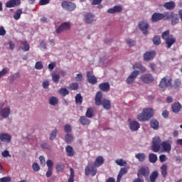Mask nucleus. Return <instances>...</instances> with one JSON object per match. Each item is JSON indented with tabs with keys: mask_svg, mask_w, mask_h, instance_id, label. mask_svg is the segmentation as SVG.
Returning a JSON list of instances; mask_svg holds the SVG:
<instances>
[{
	"mask_svg": "<svg viewBox=\"0 0 182 182\" xmlns=\"http://www.w3.org/2000/svg\"><path fill=\"white\" fill-rule=\"evenodd\" d=\"M163 149L164 151L166 153H170L171 151V141H164L161 142L160 136H154L152 139L151 150L154 153H159L160 149Z\"/></svg>",
	"mask_w": 182,
	"mask_h": 182,
	"instance_id": "f257e3e1",
	"label": "nucleus"
},
{
	"mask_svg": "<svg viewBox=\"0 0 182 182\" xmlns=\"http://www.w3.org/2000/svg\"><path fill=\"white\" fill-rule=\"evenodd\" d=\"M103 163H105V159H103V156H100L96 159L94 165L88 164L85 169V176H90L91 174L92 177H95L97 174V167H100Z\"/></svg>",
	"mask_w": 182,
	"mask_h": 182,
	"instance_id": "f03ea898",
	"label": "nucleus"
},
{
	"mask_svg": "<svg viewBox=\"0 0 182 182\" xmlns=\"http://www.w3.org/2000/svg\"><path fill=\"white\" fill-rule=\"evenodd\" d=\"M133 69H138V70H134L129 76L127 78L126 82L127 85H132L136 78L139 76V73H144L147 69L141 63H136L133 65Z\"/></svg>",
	"mask_w": 182,
	"mask_h": 182,
	"instance_id": "7ed1b4c3",
	"label": "nucleus"
},
{
	"mask_svg": "<svg viewBox=\"0 0 182 182\" xmlns=\"http://www.w3.org/2000/svg\"><path fill=\"white\" fill-rule=\"evenodd\" d=\"M103 92L102 91H98L96 93L95 101L96 106H102L105 110H110L112 109V103L110 100L107 99H103Z\"/></svg>",
	"mask_w": 182,
	"mask_h": 182,
	"instance_id": "20e7f679",
	"label": "nucleus"
},
{
	"mask_svg": "<svg viewBox=\"0 0 182 182\" xmlns=\"http://www.w3.org/2000/svg\"><path fill=\"white\" fill-rule=\"evenodd\" d=\"M151 117H153V109L144 108L142 112L137 115L139 122H149Z\"/></svg>",
	"mask_w": 182,
	"mask_h": 182,
	"instance_id": "39448f33",
	"label": "nucleus"
},
{
	"mask_svg": "<svg viewBox=\"0 0 182 182\" xmlns=\"http://www.w3.org/2000/svg\"><path fill=\"white\" fill-rule=\"evenodd\" d=\"M160 90L164 92L167 87H173V78L168 76L164 77L159 85Z\"/></svg>",
	"mask_w": 182,
	"mask_h": 182,
	"instance_id": "423d86ee",
	"label": "nucleus"
},
{
	"mask_svg": "<svg viewBox=\"0 0 182 182\" xmlns=\"http://www.w3.org/2000/svg\"><path fill=\"white\" fill-rule=\"evenodd\" d=\"M168 19H171V24L172 25V26H176V25H177V23L180 22V18H178V16L174 14V12L166 11V21H168Z\"/></svg>",
	"mask_w": 182,
	"mask_h": 182,
	"instance_id": "0eeeda50",
	"label": "nucleus"
},
{
	"mask_svg": "<svg viewBox=\"0 0 182 182\" xmlns=\"http://www.w3.org/2000/svg\"><path fill=\"white\" fill-rule=\"evenodd\" d=\"M139 28L140 31H141L142 33L144 35H149V23H147V21L142 20L139 22L138 24Z\"/></svg>",
	"mask_w": 182,
	"mask_h": 182,
	"instance_id": "6e6552de",
	"label": "nucleus"
},
{
	"mask_svg": "<svg viewBox=\"0 0 182 182\" xmlns=\"http://www.w3.org/2000/svg\"><path fill=\"white\" fill-rule=\"evenodd\" d=\"M167 16V12H165L164 14L161 13H154L151 16V22H159V21H161V19H164V21H166Z\"/></svg>",
	"mask_w": 182,
	"mask_h": 182,
	"instance_id": "1a4fd4ad",
	"label": "nucleus"
},
{
	"mask_svg": "<svg viewBox=\"0 0 182 182\" xmlns=\"http://www.w3.org/2000/svg\"><path fill=\"white\" fill-rule=\"evenodd\" d=\"M61 6L63 9H65V11H75V9H76V4L70 1H63Z\"/></svg>",
	"mask_w": 182,
	"mask_h": 182,
	"instance_id": "9d476101",
	"label": "nucleus"
},
{
	"mask_svg": "<svg viewBox=\"0 0 182 182\" xmlns=\"http://www.w3.org/2000/svg\"><path fill=\"white\" fill-rule=\"evenodd\" d=\"M140 79L144 83L148 85L154 82V77L151 74H144L141 76Z\"/></svg>",
	"mask_w": 182,
	"mask_h": 182,
	"instance_id": "9b49d317",
	"label": "nucleus"
},
{
	"mask_svg": "<svg viewBox=\"0 0 182 182\" xmlns=\"http://www.w3.org/2000/svg\"><path fill=\"white\" fill-rule=\"evenodd\" d=\"M70 29V23H63L59 27L56 29V32L58 33H62V32H65V31H69Z\"/></svg>",
	"mask_w": 182,
	"mask_h": 182,
	"instance_id": "f8f14e48",
	"label": "nucleus"
},
{
	"mask_svg": "<svg viewBox=\"0 0 182 182\" xmlns=\"http://www.w3.org/2000/svg\"><path fill=\"white\" fill-rule=\"evenodd\" d=\"M155 56H156V51L154 50L147 51L144 54V60H145V62H149V60H151V59H153Z\"/></svg>",
	"mask_w": 182,
	"mask_h": 182,
	"instance_id": "ddd939ff",
	"label": "nucleus"
},
{
	"mask_svg": "<svg viewBox=\"0 0 182 182\" xmlns=\"http://www.w3.org/2000/svg\"><path fill=\"white\" fill-rule=\"evenodd\" d=\"M150 174V171H149V168L141 167L137 172V177H147Z\"/></svg>",
	"mask_w": 182,
	"mask_h": 182,
	"instance_id": "4468645a",
	"label": "nucleus"
},
{
	"mask_svg": "<svg viewBox=\"0 0 182 182\" xmlns=\"http://www.w3.org/2000/svg\"><path fill=\"white\" fill-rule=\"evenodd\" d=\"M87 82L91 85H96L97 83V78L95 75H92L90 71L87 72Z\"/></svg>",
	"mask_w": 182,
	"mask_h": 182,
	"instance_id": "2eb2a0df",
	"label": "nucleus"
},
{
	"mask_svg": "<svg viewBox=\"0 0 182 182\" xmlns=\"http://www.w3.org/2000/svg\"><path fill=\"white\" fill-rule=\"evenodd\" d=\"M84 21L85 23H87L88 25L93 23V22H95V14L87 13L85 16Z\"/></svg>",
	"mask_w": 182,
	"mask_h": 182,
	"instance_id": "dca6fc26",
	"label": "nucleus"
},
{
	"mask_svg": "<svg viewBox=\"0 0 182 182\" xmlns=\"http://www.w3.org/2000/svg\"><path fill=\"white\" fill-rule=\"evenodd\" d=\"M129 127L132 132H137L140 129V123L137 121H132L129 124Z\"/></svg>",
	"mask_w": 182,
	"mask_h": 182,
	"instance_id": "f3484780",
	"label": "nucleus"
},
{
	"mask_svg": "<svg viewBox=\"0 0 182 182\" xmlns=\"http://www.w3.org/2000/svg\"><path fill=\"white\" fill-rule=\"evenodd\" d=\"M176 41L177 40L176 39V38H174L173 35H171L168 39L165 40L166 48H168V49H170V48H171V46L174 45Z\"/></svg>",
	"mask_w": 182,
	"mask_h": 182,
	"instance_id": "a211bd4d",
	"label": "nucleus"
},
{
	"mask_svg": "<svg viewBox=\"0 0 182 182\" xmlns=\"http://www.w3.org/2000/svg\"><path fill=\"white\" fill-rule=\"evenodd\" d=\"M21 0H9L6 3V8H15L19 6Z\"/></svg>",
	"mask_w": 182,
	"mask_h": 182,
	"instance_id": "6ab92c4d",
	"label": "nucleus"
},
{
	"mask_svg": "<svg viewBox=\"0 0 182 182\" xmlns=\"http://www.w3.org/2000/svg\"><path fill=\"white\" fill-rule=\"evenodd\" d=\"M164 8L167 11H173L176 8V3L173 1L166 2L164 4Z\"/></svg>",
	"mask_w": 182,
	"mask_h": 182,
	"instance_id": "aec40b11",
	"label": "nucleus"
},
{
	"mask_svg": "<svg viewBox=\"0 0 182 182\" xmlns=\"http://www.w3.org/2000/svg\"><path fill=\"white\" fill-rule=\"evenodd\" d=\"M0 140L4 143H10L11 140H12V137L8 134H1Z\"/></svg>",
	"mask_w": 182,
	"mask_h": 182,
	"instance_id": "412c9836",
	"label": "nucleus"
},
{
	"mask_svg": "<svg viewBox=\"0 0 182 182\" xmlns=\"http://www.w3.org/2000/svg\"><path fill=\"white\" fill-rule=\"evenodd\" d=\"M0 114L1 117L4 119H6V117H9V114H11V109L9 107H6L1 110Z\"/></svg>",
	"mask_w": 182,
	"mask_h": 182,
	"instance_id": "4be33fe9",
	"label": "nucleus"
},
{
	"mask_svg": "<svg viewBox=\"0 0 182 182\" xmlns=\"http://www.w3.org/2000/svg\"><path fill=\"white\" fill-rule=\"evenodd\" d=\"M123 8L121 6H114L113 8L109 9L107 10L108 14H116L117 12H122Z\"/></svg>",
	"mask_w": 182,
	"mask_h": 182,
	"instance_id": "5701e85b",
	"label": "nucleus"
},
{
	"mask_svg": "<svg viewBox=\"0 0 182 182\" xmlns=\"http://www.w3.org/2000/svg\"><path fill=\"white\" fill-rule=\"evenodd\" d=\"M99 88L102 92H109L110 90V84L109 82H102L100 84Z\"/></svg>",
	"mask_w": 182,
	"mask_h": 182,
	"instance_id": "b1692460",
	"label": "nucleus"
},
{
	"mask_svg": "<svg viewBox=\"0 0 182 182\" xmlns=\"http://www.w3.org/2000/svg\"><path fill=\"white\" fill-rule=\"evenodd\" d=\"M79 122L82 126H89V124H90V119H87L86 116L80 117Z\"/></svg>",
	"mask_w": 182,
	"mask_h": 182,
	"instance_id": "393cba45",
	"label": "nucleus"
},
{
	"mask_svg": "<svg viewBox=\"0 0 182 182\" xmlns=\"http://www.w3.org/2000/svg\"><path fill=\"white\" fill-rule=\"evenodd\" d=\"M181 110V104L180 102H174L172 105V112L173 113H178Z\"/></svg>",
	"mask_w": 182,
	"mask_h": 182,
	"instance_id": "a878e982",
	"label": "nucleus"
},
{
	"mask_svg": "<svg viewBox=\"0 0 182 182\" xmlns=\"http://www.w3.org/2000/svg\"><path fill=\"white\" fill-rule=\"evenodd\" d=\"M65 151L68 157H73V156H75V150L70 145L66 146Z\"/></svg>",
	"mask_w": 182,
	"mask_h": 182,
	"instance_id": "bb28decb",
	"label": "nucleus"
},
{
	"mask_svg": "<svg viewBox=\"0 0 182 182\" xmlns=\"http://www.w3.org/2000/svg\"><path fill=\"white\" fill-rule=\"evenodd\" d=\"M126 173H127V168L126 167L122 168L117 176V181L120 182V180H122V178L123 177V176H124V174H126Z\"/></svg>",
	"mask_w": 182,
	"mask_h": 182,
	"instance_id": "cd10ccee",
	"label": "nucleus"
},
{
	"mask_svg": "<svg viewBox=\"0 0 182 182\" xmlns=\"http://www.w3.org/2000/svg\"><path fill=\"white\" fill-rule=\"evenodd\" d=\"M95 114V108L93 107H89L87 109V112L85 113L86 117H88L89 119H92Z\"/></svg>",
	"mask_w": 182,
	"mask_h": 182,
	"instance_id": "c85d7f7f",
	"label": "nucleus"
},
{
	"mask_svg": "<svg viewBox=\"0 0 182 182\" xmlns=\"http://www.w3.org/2000/svg\"><path fill=\"white\" fill-rule=\"evenodd\" d=\"M161 173L164 178H166L167 177V165L166 164H164L161 166Z\"/></svg>",
	"mask_w": 182,
	"mask_h": 182,
	"instance_id": "c756f323",
	"label": "nucleus"
},
{
	"mask_svg": "<svg viewBox=\"0 0 182 182\" xmlns=\"http://www.w3.org/2000/svg\"><path fill=\"white\" fill-rule=\"evenodd\" d=\"M158 177H159V171H153L149 176L150 181L156 182V180L157 179Z\"/></svg>",
	"mask_w": 182,
	"mask_h": 182,
	"instance_id": "7c9ffc66",
	"label": "nucleus"
},
{
	"mask_svg": "<svg viewBox=\"0 0 182 182\" xmlns=\"http://www.w3.org/2000/svg\"><path fill=\"white\" fill-rule=\"evenodd\" d=\"M21 49L23 52H28L29 49H31V46H29V43H28L26 41H22L21 42Z\"/></svg>",
	"mask_w": 182,
	"mask_h": 182,
	"instance_id": "2f4dec72",
	"label": "nucleus"
},
{
	"mask_svg": "<svg viewBox=\"0 0 182 182\" xmlns=\"http://www.w3.org/2000/svg\"><path fill=\"white\" fill-rule=\"evenodd\" d=\"M152 42L154 45H156V46H159V45L161 43V38L160 37V36H155L152 39Z\"/></svg>",
	"mask_w": 182,
	"mask_h": 182,
	"instance_id": "473e14b6",
	"label": "nucleus"
},
{
	"mask_svg": "<svg viewBox=\"0 0 182 182\" xmlns=\"http://www.w3.org/2000/svg\"><path fill=\"white\" fill-rule=\"evenodd\" d=\"M150 126L154 130H157V129H159V122L156 119H152L150 122Z\"/></svg>",
	"mask_w": 182,
	"mask_h": 182,
	"instance_id": "72a5a7b5",
	"label": "nucleus"
},
{
	"mask_svg": "<svg viewBox=\"0 0 182 182\" xmlns=\"http://www.w3.org/2000/svg\"><path fill=\"white\" fill-rule=\"evenodd\" d=\"M135 157L139 161L143 162L146 160V154L144 153H139L135 155Z\"/></svg>",
	"mask_w": 182,
	"mask_h": 182,
	"instance_id": "f704fd0d",
	"label": "nucleus"
},
{
	"mask_svg": "<svg viewBox=\"0 0 182 182\" xmlns=\"http://www.w3.org/2000/svg\"><path fill=\"white\" fill-rule=\"evenodd\" d=\"M115 163L117 166H120V167H126V166H127V162L122 159H117Z\"/></svg>",
	"mask_w": 182,
	"mask_h": 182,
	"instance_id": "c9c22d12",
	"label": "nucleus"
},
{
	"mask_svg": "<svg viewBox=\"0 0 182 182\" xmlns=\"http://www.w3.org/2000/svg\"><path fill=\"white\" fill-rule=\"evenodd\" d=\"M58 93L63 96V97H65V96H67V95H69V90L66 88H60L58 90Z\"/></svg>",
	"mask_w": 182,
	"mask_h": 182,
	"instance_id": "e433bc0d",
	"label": "nucleus"
},
{
	"mask_svg": "<svg viewBox=\"0 0 182 182\" xmlns=\"http://www.w3.org/2000/svg\"><path fill=\"white\" fill-rule=\"evenodd\" d=\"M58 97H50L49 98V103L51 106H56V105H58Z\"/></svg>",
	"mask_w": 182,
	"mask_h": 182,
	"instance_id": "4c0bfd02",
	"label": "nucleus"
},
{
	"mask_svg": "<svg viewBox=\"0 0 182 182\" xmlns=\"http://www.w3.org/2000/svg\"><path fill=\"white\" fill-rule=\"evenodd\" d=\"M149 160L150 163H156V161H157V155L155 154H149Z\"/></svg>",
	"mask_w": 182,
	"mask_h": 182,
	"instance_id": "58836bf2",
	"label": "nucleus"
},
{
	"mask_svg": "<svg viewBox=\"0 0 182 182\" xmlns=\"http://www.w3.org/2000/svg\"><path fill=\"white\" fill-rule=\"evenodd\" d=\"M65 142L70 144L73 141V136L70 134H67L65 136Z\"/></svg>",
	"mask_w": 182,
	"mask_h": 182,
	"instance_id": "ea45409f",
	"label": "nucleus"
},
{
	"mask_svg": "<svg viewBox=\"0 0 182 182\" xmlns=\"http://www.w3.org/2000/svg\"><path fill=\"white\" fill-rule=\"evenodd\" d=\"M68 88L70 90H77L79 89V84L77 82H73L69 85Z\"/></svg>",
	"mask_w": 182,
	"mask_h": 182,
	"instance_id": "a19ab883",
	"label": "nucleus"
},
{
	"mask_svg": "<svg viewBox=\"0 0 182 182\" xmlns=\"http://www.w3.org/2000/svg\"><path fill=\"white\" fill-rule=\"evenodd\" d=\"M21 14H22V9H17L14 15V19H16V21H18V19H20Z\"/></svg>",
	"mask_w": 182,
	"mask_h": 182,
	"instance_id": "79ce46f5",
	"label": "nucleus"
},
{
	"mask_svg": "<svg viewBox=\"0 0 182 182\" xmlns=\"http://www.w3.org/2000/svg\"><path fill=\"white\" fill-rule=\"evenodd\" d=\"M70 178H68V182H74L75 180V171L73 170V168H70Z\"/></svg>",
	"mask_w": 182,
	"mask_h": 182,
	"instance_id": "37998d69",
	"label": "nucleus"
},
{
	"mask_svg": "<svg viewBox=\"0 0 182 182\" xmlns=\"http://www.w3.org/2000/svg\"><path fill=\"white\" fill-rule=\"evenodd\" d=\"M161 38L162 39H164V41H166V39H168V38H170V31L167 30L164 31L161 35Z\"/></svg>",
	"mask_w": 182,
	"mask_h": 182,
	"instance_id": "c03bdc74",
	"label": "nucleus"
},
{
	"mask_svg": "<svg viewBox=\"0 0 182 182\" xmlns=\"http://www.w3.org/2000/svg\"><path fill=\"white\" fill-rule=\"evenodd\" d=\"M57 171H60V173H63V170H65V165L63 164H58L56 165Z\"/></svg>",
	"mask_w": 182,
	"mask_h": 182,
	"instance_id": "a18cd8bd",
	"label": "nucleus"
},
{
	"mask_svg": "<svg viewBox=\"0 0 182 182\" xmlns=\"http://www.w3.org/2000/svg\"><path fill=\"white\" fill-rule=\"evenodd\" d=\"M52 79L54 83H59L60 76L58 74H52Z\"/></svg>",
	"mask_w": 182,
	"mask_h": 182,
	"instance_id": "49530a36",
	"label": "nucleus"
},
{
	"mask_svg": "<svg viewBox=\"0 0 182 182\" xmlns=\"http://www.w3.org/2000/svg\"><path fill=\"white\" fill-rule=\"evenodd\" d=\"M35 68L37 69V70H41L43 69V64L41 61H38L36 63Z\"/></svg>",
	"mask_w": 182,
	"mask_h": 182,
	"instance_id": "de8ad7c7",
	"label": "nucleus"
},
{
	"mask_svg": "<svg viewBox=\"0 0 182 182\" xmlns=\"http://www.w3.org/2000/svg\"><path fill=\"white\" fill-rule=\"evenodd\" d=\"M58 134V130L54 129L50 134V140H55L56 139V135Z\"/></svg>",
	"mask_w": 182,
	"mask_h": 182,
	"instance_id": "09e8293b",
	"label": "nucleus"
},
{
	"mask_svg": "<svg viewBox=\"0 0 182 182\" xmlns=\"http://www.w3.org/2000/svg\"><path fill=\"white\" fill-rule=\"evenodd\" d=\"M83 102V97H82V95L77 94L75 96V103H82Z\"/></svg>",
	"mask_w": 182,
	"mask_h": 182,
	"instance_id": "8fccbe9b",
	"label": "nucleus"
},
{
	"mask_svg": "<svg viewBox=\"0 0 182 182\" xmlns=\"http://www.w3.org/2000/svg\"><path fill=\"white\" fill-rule=\"evenodd\" d=\"M41 149H43L50 150V145H49V144L46 142H42L41 144Z\"/></svg>",
	"mask_w": 182,
	"mask_h": 182,
	"instance_id": "3c124183",
	"label": "nucleus"
},
{
	"mask_svg": "<svg viewBox=\"0 0 182 182\" xmlns=\"http://www.w3.org/2000/svg\"><path fill=\"white\" fill-rule=\"evenodd\" d=\"M126 42L130 48H133V46H134L136 45V41L132 39H127V40H126Z\"/></svg>",
	"mask_w": 182,
	"mask_h": 182,
	"instance_id": "603ef678",
	"label": "nucleus"
},
{
	"mask_svg": "<svg viewBox=\"0 0 182 182\" xmlns=\"http://www.w3.org/2000/svg\"><path fill=\"white\" fill-rule=\"evenodd\" d=\"M9 73V70L7 68H4L2 69L1 71H0V79L2 77V76H5L7 73Z\"/></svg>",
	"mask_w": 182,
	"mask_h": 182,
	"instance_id": "864d4df0",
	"label": "nucleus"
},
{
	"mask_svg": "<svg viewBox=\"0 0 182 182\" xmlns=\"http://www.w3.org/2000/svg\"><path fill=\"white\" fill-rule=\"evenodd\" d=\"M32 168L33 171H39L41 170V166H39L38 163H33L32 165Z\"/></svg>",
	"mask_w": 182,
	"mask_h": 182,
	"instance_id": "5fc2aeb1",
	"label": "nucleus"
},
{
	"mask_svg": "<svg viewBox=\"0 0 182 182\" xmlns=\"http://www.w3.org/2000/svg\"><path fill=\"white\" fill-rule=\"evenodd\" d=\"M64 132L66 133H70V132H72V126L70 124H65L64 126Z\"/></svg>",
	"mask_w": 182,
	"mask_h": 182,
	"instance_id": "6e6d98bb",
	"label": "nucleus"
},
{
	"mask_svg": "<svg viewBox=\"0 0 182 182\" xmlns=\"http://www.w3.org/2000/svg\"><path fill=\"white\" fill-rule=\"evenodd\" d=\"M12 178L9 176H5L0 178V182H11Z\"/></svg>",
	"mask_w": 182,
	"mask_h": 182,
	"instance_id": "4d7b16f0",
	"label": "nucleus"
},
{
	"mask_svg": "<svg viewBox=\"0 0 182 182\" xmlns=\"http://www.w3.org/2000/svg\"><path fill=\"white\" fill-rule=\"evenodd\" d=\"M46 164H47L48 168L53 169V161H52V160L48 159L46 161Z\"/></svg>",
	"mask_w": 182,
	"mask_h": 182,
	"instance_id": "13d9d810",
	"label": "nucleus"
},
{
	"mask_svg": "<svg viewBox=\"0 0 182 182\" xmlns=\"http://www.w3.org/2000/svg\"><path fill=\"white\" fill-rule=\"evenodd\" d=\"M39 160L41 166H44L46 164V161L45 160V157L43 156H40Z\"/></svg>",
	"mask_w": 182,
	"mask_h": 182,
	"instance_id": "bf43d9fd",
	"label": "nucleus"
},
{
	"mask_svg": "<svg viewBox=\"0 0 182 182\" xmlns=\"http://www.w3.org/2000/svg\"><path fill=\"white\" fill-rule=\"evenodd\" d=\"M50 2V0H40L39 4L41 6H43V5H48Z\"/></svg>",
	"mask_w": 182,
	"mask_h": 182,
	"instance_id": "052dcab7",
	"label": "nucleus"
},
{
	"mask_svg": "<svg viewBox=\"0 0 182 182\" xmlns=\"http://www.w3.org/2000/svg\"><path fill=\"white\" fill-rule=\"evenodd\" d=\"M180 85H181V80H180V79H176L174 81V84H173L174 87H178Z\"/></svg>",
	"mask_w": 182,
	"mask_h": 182,
	"instance_id": "680f3d73",
	"label": "nucleus"
},
{
	"mask_svg": "<svg viewBox=\"0 0 182 182\" xmlns=\"http://www.w3.org/2000/svg\"><path fill=\"white\" fill-rule=\"evenodd\" d=\"M43 89H48V87H49V81H48L47 80H44L43 82Z\"/></svg>",
	"mask_w": 182,
	"mask_h": 182,
	"instance_id": "e2e57ef3",
	"label": "nucleus"
},
{
	"mask_svg": "<svg viewBox=\"0 0 182 182\" xmlns=\"http://www.w3.org/2000/svg\"><path fill=\"white\" fill-rule=\"evenodd\" d=\"M55 66H56V62H53L48 65V69L49 70H52L53 69H55Z\"/></svg>",
	"mask_w": 182,
	"mask_h": 182,
	"instance_id": "0e129e2a",
	"label": "nucleus"
},
{
	"mask_svg": "<svg viewBox=\"0 0 182 182\" xmlns=\"http://www.w3.org/2000/svg\"><path fill=\"white\" fill-rule=\"evenodd\" d=\"M159 160L161 161V163H164V161H166V156L164 154H161L159 156Z\"/></svg>",
	"mask_w": 182,
	"mask_h": 182,
	"instance_id": "69168bd1",
	"label": "nucleus"
},
{
	"mask_svg": "<svg viewBox=\"0 0 182 182\" xmlns=\"http://www.w3.org/2000/svg\"><path fill=\"white\" fill-rule=\"evenodd\" d=\"M52 170H53V169L48 168V171L46 173V176L48 178H49V177H50L52 176V174H53Z\"/></svg>",
	"mask_w": 182,
	"mask_h": 182,
	"instance_id": "338daca9",
	"label": "nucleus"
},
{
	"mask_svg": "<svg viewBox=\"0 0 182 182\" xmlns=\"http://www.w3.org/2000/svg\"><path fill=\"white\" fill-rule=\"evenodd\" d=\"M9 49L11 50H14L15 49V43H14V42L12 41L9 42Z\"/></svg>",
	"mask_w": 182,
	"mask_h": 182,
	"instance_id": "774afa93",
	"label": "nucleus"
}]
</instances>
